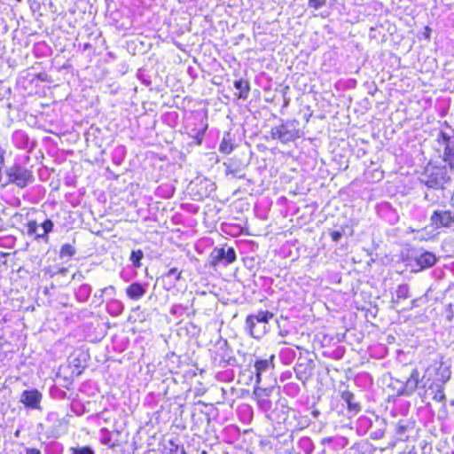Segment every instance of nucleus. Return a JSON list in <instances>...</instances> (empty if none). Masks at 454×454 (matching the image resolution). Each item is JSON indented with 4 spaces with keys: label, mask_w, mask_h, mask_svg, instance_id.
<instances>
[{
    "label": "nucleus",
    "mask_w": 454,
    "mask_h": 454,
    "mask_svg": "<svg viewBox=\"0 0 454 454\" xmlns=\"http://www.w3.org/2000/svg\"><path fill=\"white\" fill-rule=\"evenodd\" d=\"M101 292V296L106 294H109V295H112V296H114L116 294V289L114 286H108L103 289L100 290Z\"/></svg>",
    "instance_id": "c756f323"
},
{
    "label": "nucleus",
    "mask_w": 454,
    "mask_h": 454,
    "mask_svg": "<svg viewBox=\"0 0 454 454\" xmlns=\"http://www.w3.org/2000/svg\"><path fill=\"white\" fill-rule=\"evenodd\" d=\"M57 418V414L56 413H50L47 417V420H53Z\"/></svg>",
    "instance_id": "f704fd0d"
},
{
    "label": "nucleus",
    "mask_w": 454,
    "mask_h": 454,
    "mask_svg": "<svg viewBox=\"0 0 454 454\" xmlns=\"http://www.w3.org/2000/svg\"><path fill=\"white\" fill-rule=\"evenodd\" d=\"M26 454H41V451L35 448H28L26 450Z\"/></svg>",
    "instance_id": "72a5a7b5"
},
{
    "label": "nucleus",
    "mask_w": 454,
    "mask_h": 454,
    "mask_svg": "<svg viewBox=\"0 0 454 454\" xmlns=\"http://www.w3.org/2000/svg\"><path fill=\"white\" fill-rule=\"evenodd\" d=\"M331 442V438L325 439L324 442Z\"/></svg>",
    "instance_id": "58836bf2"
},
{
    "label": "nucleus",
    "mask_w": 454,
    "mask_h": 454,
    "mask_svg": "<svg viewBox=\"0 0 454 454\" xmlns=\"http://www.w3.org/2000/svg\"><path fill=\"white\" fill-rule=\"evenodd\" d=\"M297 120L287 121L281 125L273 127L270 130V136L273 139L279 140L282 144H287L294 141L302 136L301 130L298 128Z\"/></svg>",
    "instance_id": "7ed1b4c3"
},
{
    "label": "nucleus",
    "mask_w": 454,
    "mask_h": 454,
    "mask_svg": "<svg viewBox=\"0 0 454 454\" xmlns=\"http://www.w3.org/2000/svg\"><path fill=\"white\" fill-rule=\"evenodd\" d=\"M430 221L435 228L449 227L454 223V209L435 210L431 215Z\"/></svg>",
    "instance_id": "9d476101"
},
{
    "label": "nucleus",
    "mask_w": 454,
    "mask_h": 454,
    "mask_svg": "<svg viewBox=\"0 0 454 454\" xmlns=\"http://www.w3.org/2000/svg\"><path fill=\"white\" fill-rule=\"evenodd\" d=\"M14 139H20V140L24 141L25 143H27V137L24 132L17 131L14 134Z\"/></svg>",
    "instance_id": "2f4dec72"
},
{
    "label": "nucleus",
    "mask_w": 454,
    "mask_h": 454,
    "mask_svg": "<svg viewBox=\"0 0 454 454\" xmlns=\"http://www.w3.org/2000/svg\"><path fill=\"white\" fill-rule=\"evenodd\" d=\"M181 453H182V454H185V451H184V449H182V450H181Z\"/></svg>",
    "instance_id": "ea45409f"
},
{
    "label": "nucleus",
    "mask_w": 454,
    "mask_h": 454,
    "mask_svg": "<svg viewBox=\"0 0 454 454\" xmlns=\"http://www.w3.org/2000/svg\"><path fill=\"white\" fill-rule=\"evenodd\" d=\"M390 386H393L394 389L397 391L398 384L395 383V380H392Z\"/></svg>",
    "instance_id": "c9c22d12"
},
{
    "label": "nucleus",
    "mask_w": 454,
    "mask_h": 454,
    "mask_svg": "<svg viewBox=\"0 0 454 454\" xmlns=\"http://www.w3.org/2000/svg\"><path fill=\"white\" fill-rule=\"evenodd\" d=\"M254 395L257 397V404L262 411L266 412L271 409L272 403L268 398L267 389L255 387Z\"/></svg>",
    "instance_id": "dca6fc26"
},
{
    "label": "nucleus",
    "mask_w": 454,
    "mask_h": 454,
    "mask_svg": "<svg viewBox=\"0 0 454 454\" xmlns=\"http://www.w3.org/2000/svg\"><path fill=\"white\" fill-rule=\"evenodd\" d=\"M92 288L88 284L81 285L75 292L76 299L81 302H85L90 296Z\"/></svg>",
    "instance_id": "5701e85b"
},
{
    "label": "nucleus",
    "mask_w": 454,
    "mask_h": 454,
    "mask_svg": "<svg viewBox=\"0 0 454 454\" xmlns=\"http://www.w3.org/2000/svg\"><path fill=\"white\" fill-rule=\"evenodd\" d=\"M341 399L344 403H347L348 410L350 413L356 415L360 411L361 406L355 401V395L353 393L348 390L343 391L341 394Z\"/></svg>",
    "instance_id": "f3484780"
},
{
    "label": "nucleus",
    "mask_w": 454,
    "mask_h": 454,
    "mask_svg": "<svg viewBox=\"0 0 454 454\" xmlns=\"http://www.w3.org/2000/svg\"><path fill=\"white\" fill-rule=\"evenodd\" d=\"M273 356L270 359H262L255 362L254 369H255V377H256V384H259L262 380V375L263 372H267L270 367L272 365Z\"/></svg>",
    "instance_id": "6ab92c4d"
},
{
    "label": "nucleus",
    "mask_w": 454,
    "mask_h": 454,
    "mask_svg": "<svg viewBox=\"0 0 454 454\" xmlns=\"http://www.w3.org/2000/svg\"><path fill=\"white\" fill-rule=\"evenodd\" d=\"M273 317V313L260 310L254 315H249L246 319V328L255 339L261 338L266 333V324Z\"/></svg>",
    "instance_id": "20e7f679"
},
{
    "label": "nucleus",
    "mask_w": 454,
    "mask_h": 454,
    "mask_svg": "<svg viewBox=\"0 0 454 454\" xmlns=\"http://www.w3.org/2000/svg\"><path fill=\"white\" fill-rule=\"evenodd\" d=\"M425 200L434 202V200L432 198H430V195L427 192L425 194Z\"/></svg>",
    "instance_id": "e433bc0d"
},
{
    "label": "nucleus",
    "mask_w": 454,
    "mask_h": 454,
    "mask_svg": "<svg viewBox=\"0 0 454 454\" xmlns=\"http://www.w3.org/2000/svg\"><path fill=\"white\" fill-rule=\"evenodd\" d=\"M124 309L122 301L117 299H111L106 303V311L113 317L120 316Z\"/></svg>",
    "instance_id": "412c9836"
},
{
    "label": "nucleus",
    "mask_w": 454,
    "mask_h": 454,
    "mask_svg": "<svg viewBox=\"0 0 454 454\" xmlns=\"http://www.w3.org/2000/svg\"><path fill=\"white\" fill-rule=\"evenodd\" d=\"M415 423L414 421L405 419H400L395 427L396 435L399 440L405 441L409 438L410 433L414 430Z\"/></svg>",
    "instance_id": "4468645a"
},
{
    "label": "nucleus",
    "mask_w": 454,
    "mask_h": 454,
    "mask_svg": "<svg viewBox=\"0 0 454 454\" xmlns=\"http://www.w3.org/2000/svg\"><path fill=\"white\" fill-rule=\"evenodd\" d=\"M450 368L443 363L427 367L421 377V388L424 390L421 395L422 402L431 399L443 403L446 399L444 386L450 379Z\"/></svg>",
    "instance_id": "f257e3e1"
},
{
    "label": "nucleus",
    "mask_w": 454,
    "mask_h": 454,
    "mask_svg": "<svg viewBox=\"0 0 454 454\" xmlns=\"http://www.w3.org/2000/svg\"><path fill=\"white\" fill-rule=\"evenodd\" d=\"M51 436L54 437V438H58L59 436V433L51 432Z\"/></svg>",
    "instance_id": "4c0bfd02"
},
{
    "label": "nucleus",
    "mask_w": 454,
    "mask_h": 454,
    "mask_svg": "<svg viewBox=\"0 0 454 454\" xmlns=\"http://www.w3.org/2000/svg\"><path fill=\"white\" fill-rule=\"evenodd\" d=\"M127 296L133 301H138L144 297L146 293L145 286L139 282H133L126 288Z\"/></svg>",
    "instance_id": "2eb2a0df"
},
{
    "label": "nucleus",
    "mask_w": 454,
    "mask_h": 454,
    "mask_svg": "<svg viewBox=\"0 0 454 454\" xmlns=\"http://www.w3.org/2000/svg\"><path fill=\"white\" fill-rule=\"evenodd\" d=\"M395 383L398 384V395H411L417 388H421V379L419 371L416 369L412 370L405 382L395 380Z\"/></svg>",
    "instance_id": "423d86ee"
},
{
    "label": "nucleus",
    "mask_w": 454,
    "mask_h": 454,
    "mask_svg": "<svg viewBox=\"0 0 454 454\" xmlns=\"http://www.w3.org/2000/svg\"><path fill=\"white\" fill-rule=\"evenodd\" d=\"M397 300H404L410 296V289L408 285H399L395 291Z\"/></svg>",
    "instance_id": "b1692460"
},
{
    "label": "nucleus",
    "mask_w": 454,
    "mask_h": 454,
    "mask_svg": "<svg viewBox=\"0 0 454 454\" xmlns=\"http://www.w3.org/2000/svg\"><path fill=\"white\" fill-rule=\"evenodd\" d=\"M207 126L200 131H199L196 135V139L198 141V144H201L202 138L204 137L205 131H206Z\"/></svg>",
    "instance_id": "473e14b6"
},
{
    "label": "nucleus",
    "mask_w": 454,
    "mask_h": 454,
    "mask_svg": "<svg viewBox=\"0 0 454 454\" xmlns=\"http://www.w3.org/2000/svg\"><path fill=\"white\" fill-rule=\"evenodd\" d=\"M27 234L35 236V239H43L48 241V234L52 231L54 223L51 220L46 219L40 226L35 221H29L27 223Z\"/></svg>",
    "instance_id": "0eeeda50"
},
{
    "label": "nucleus",
    "mask_w": 454,
    "mask_h": 454,
    "mask_svg": "<svg viewBox=\"0 0 454 454\" xmlns=\"http://www.w3.org/2000/svg\"><path fill=\"white\" fill-rule=\"evenodd\" d=\"M342 237V233L339 231H333L331 232V238L333 241L338 242Z\"/></svg>",
    "instance_id": "7c9ffc66"
},
{
    "label": "nucleus",
    "mask_w": 454,
    "mask_h": 454,
    "mask_svg": "<svg viewBox=\"0 0 454 454\" xmlns=\"http://www.w3.org/2000/svg\"><path fill=\"white\" fill-rule=\"evenodd\" d=\"M440 137L444 145L443 160L448 162L450 168L454 165V139L446 133L441 132Z\"/></svg>",
    "instance_id": "f8f14e48"
},
{
    "label": "nucleus",
    "mask_w": 454,
    "mask_h": 454,
    "mask_svg": "<svg viewBox=\"0 0 454 454\" xmlns=\"http://www.w3.org/2000/svg\"><path fill=\"white\" fill-rule=\"evenodd\" d=\"M6 175L8 176V182L16 184L20 188L26 187L34 180L33 174L30 170L17 164L8 168Z\"/></svg>",
    "instance_id": "39448f33"
},
{
    "label": "nucleus",
    "mask_w": 454,
    "mask_h": 454,
    "mask_svg": "<svg viewBox=\"0 0 454 454\" xmlns=\"http://www.w3.org/2000/svg\"><path fill=\"white\" fill-rule=\"evenodd\" d=\"M234 87L239 90V98L246 100L248 98L250 92V84L248 81L243 79L236 80L234 82Z\"/></svg>",
    "instance_id": "4be33fe9"
},
{
    "label": "nucleus",
    "mask_w": 454,
    "mask_h": 454,
    "mask_svg": "<svg viewBox=\"0 0 454 454\" xmlns=\"http://www.w3.org/2000/svg\"><path fill=\"white\" fill-rule=\"evenodd\" d=\"M42 399L41 393L36 389L25 390L21 394L20 402L27 407L37 409Z\"/></svg>",
    "instance_id": "ddd939ff"
},
{
    "label": "nucleus",
    "mask_w": 454,
    "mask_h": 454,
    "mask_svg": "<svg viewBox=\"0 0 454 454\" xmlns=\"http://www.w3.org/2000/svg\"><path fill=\"white\" fill-rule=\"evenodd\" d=\"M70 454H95L90 446H75L69 449Z\"/></svg>",
    "instance_id": "393cba45"
},
{
    "label": "nucleus",
    "mask_w": 454,
    "mask_h": 454,
    "mask_svg": "<svg viewBox=\"0 0 454 454\" xmlns=\"http://www.w3.org/2000/svg\"><path fill=\"white\" fill-rule=\"evenodd\" d=\"M419 180L430 189L443 190L450 177L445 167L427 166L420 175Z\"/></svg>",
    "instance_id": "f03ea898"
},
{
    "label": "nucleus",
    "mask_w": 454,
    "mask_h": 454,
    "mask_svg": "<svg viewBox=\"0 0 454 454\" xmlns=\"http://www.w3.org/2000/svg\"><path fill=\"white\" fill-rule=\"evenodd\" d=\"M144 257V254L141 250H134L131 252L130 254V258L129 260L131 261V262L133 263V265L135 267H140L141 263V260L143 259Z\"/></svg>",
    "instance_id": "a878e982"
},
{
    "label": "nucleus",
    "mask_w": 454,
    "mask_h": 454,
    "mask_svg": "<svg viewBox=\"0 0 454 454\" xmlns=\"http://www.w3.org/2000/svg\"><path fill=\"white\" fill-rule=\"evenodd\" d=\"M211 259L214 266L228 265L235 262L236 253L232 247H215L211 253Z\"/></svg>",
    "instance_id": "6e6552de"
},
{
    "label": "nucleus",
    "mask_w": 454,
    "mask_h": 454,
    "mask_svg": "<svg viewBox=\"0 0 454 454\" xmlns=\"http://www.w3.org/2000/svg\"><path fill=\"white\" fill-rule=\"evenodd\" d=\"M235 147L234 137L230 132H225L219 145V152L223 154H230Z\"/></svg>",
    "instance_id": "a211bd4d"
},
{
    "label": "nucleus",
    "mask_w": 454,
    "mask_h": 454,
    "mask_svg": "<svg viewBox=\"0 0 454 454\" xmlns=\"http://www.w3.org/2000/svg\"><path fill=\"white\" fill-rule=\"evenodd\" d=\"M223 166L225 167V174L227 176H231L232 177L239 179L245 177L243 171L246 168V165L242 162L241 160L236 157L229 158L227 161L223 162Z\"/></svg>",
    "instance_id": "9b49d317"
},
{
    "label": "nucleus",
    "mask_w": 454,
    "mask_h": 454,
    "mask_svg": "<svg viewBox=\"0 0 454 454\" xmlns=\"http://www.w3.org/2000/svg\"><path fill=\"white\" fill-rule=\"evenodd\" d=\"M201 454H207V451H206V450H203Z\"/></svg>",
    "instance_id": "a19ab883"
},
{
    "label": "nucleus",
    "mask_w": 454,
    "mask_h": 454,
    "mask_svg": "<svg viewBox=\"0 0 454 454\" xmlns=\"http://www.w3.org/2000/svg\"><path fill=\"white\" fill-rule=\"evenodd\" d=\"M75 254L74 247L70 244H64L60 248V257H70Z\"/></svg>",
    "instance_id": "bb28decb"
},
{
    "label": "nucleus",
    "mask_w": 454,
    "mask_h": 454,
    "mask_svg": "<svg viewBox=\"0 0 454 454\" xmlns=\"http://www.w3.org/2000/svg\"><path fill=\"white\" fill-rule=\"evenodd\" d=\"M167 278H174V282H176L180 279L181 278V272L177 270L176 268H172L170 269L167 275H166Z\"/></svg>",
    "instance_id": "cd10ccee"
},
{
    "label": "nucleus",
    "mask_w": 454,
    "mask_h": 454,
    "mask_svg": "<svg viewBox=\"0 0 454 454\" xmlns=\"http://www.w3.org/2000/svg\"><path fill=\"white\" fill-rule=\"evenodd\" d=\"M315 369V363L308 357H300L294 366L296 378L305 383L312 375Z\"/></svg>",
    "instance_id": "1a4fd4ad"
},
{
    "label": "nucleus",
    "mask_w": 454,
    "mask_h": 454,
    "mask_svg": "<svg viewBox=\"0 0 454 454\" xmlns=\"http://www.w3.org/2000/svg\"><path fill=\"white\" fill-rule=\"evenodd\" d=\"M435 262L436 257L431 252H425L417 258V263L421 269L432 267Z\"/></svg>",
    "instance_id": "aec40b11"
},
{
    "label": "nucleus",
    "mask_w": 454,
    "mask_h": 454,
    "mask_svg": "<svg viewBox=\"0 0 454 454\" xmlns=\"http://www.w3.org/2000/svg\"><path fill=\"white\" fill-rule=\"evenodd\" d=\"M327 0H309V4L316 10L320 9L325 4Z\"/></svg>",
    "instance_id": "c85d7f7f"
}]
</instances>
